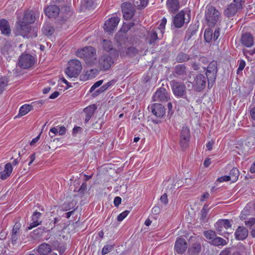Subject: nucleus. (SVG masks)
Returning a JSON list of instances; mask_svg holds the SVG:
<instances>
[{"instance_id":"nucleus-48","label":"nucleus","mask_w":255,"mask_h":255,"mask_svg":"<svg viewBox=\"0 0 255 255\" xmlns=\"http://www.w3.org/2000/svg\"><path fill=\"white\" fill-rule=\"evenodd\" d=\"M166 22H167L166 18L165 17H163L161 19L160 24L158 27V28L160 30L161 32L162 33L164 32Z\"/></svg>"},{"instance_id":"nucleus-55","label":"nucleus","mask_w":255,"mask_h":255,"mask_svg":"<svg viewBox=\"0 0 255 255\" xmlns=\"http://www.w3.org/2000/svg\"><path fill=\"white\" fill-rule=\"evenodd\" d=\"M232 181V179L231 178V176L229 175H225L222 176L218 179V181L219 182H223L225 181Z\"/></svg>"},{"instance_id":"nucleus-40","label":"nucleus","mask_w":255,"mask_h":255,"mask_svg":"<svg viewBox=\"0 0 255 255\" xmlns=\"http://www.w3.org/2000/svg\"><path fill=\"white\" fill-rule=\"evenodd\" d=\"M230 176L232 179V182L236 181L239 176V171L237 168H232L230 172Z\"/></svg>"},{"instance_id":"nucleus-4","label":"nucleus","mask_w":255,"mask_h":255,"mask_svg":"<svg viewBox=\"0 0 255 255\" xmlns=\"http://www.w3.org/2000/svg\"><path fill=\"white\" fill-rule=\"evenodd\" d=\"M31 30V26L24 21L19 20L16 22V29L15 30V33L16 35H21L23 37L27 38L33 36H37V35L35 34L32 35L30 33Z\"/></svg>"},{"instance_id":"nucleus-41","label":"nucleus","mask_w":255,"mask_h":255,"mask_svg":"<svg viewBox=\"0 0 255 255\" xmlns=\"http://www.w3.org/2000/svg\"><path fill=\"white\" fill-rule=\"evenodd\" d=\"M189 56L184 53H180L178 54L176 57V60L178 62H184L189 60Z\"/></svg>"},{"instance_id":"nucleus-29","label":"nucleus","mask_w":255,"mask_h":255,"mask_svg":"<svg viewBox=\"0 0 255 255\" xmlns=\"http://www.w3.org/2000/svg\"><path fill=\"white\" fill-rule=\"evenodd\" d=\"M35 20L34 12L32 11H27L24 13V16L22 21H24L28 24L33 23Z\"/></svg>"},{"instance_id":"nucleus-64","label":"nucleus","mask_w":255,"mask_h":255,"mask_svg":"<svg viewBox=\"0 0 255 255\" xmlns=\"http://www.w3.org/2000/svg\"><path fill=\"white\" fill-rule=\"evenodd\" d=\"M231 251H230L229 249H226L224 250H223L219 255H231Z\"/></svg>"},{"instance_id":"nucleus-6","label":"nucleus","mask_w":255,"mask_h":255,"mask_svg":"<svg viewBox=\"0 0 255 255\" xmlns=\"http://www.w3.org/2000/svg\"><path fill=\"white\" fill-rule=\"evenodd\" d=\"M36 59L29 54H23L19 58L18 65L23 69H28L35 63Z\"/></svg>"},{"instance_id":"nucleus-46","label":"nucleus","mask_w":255,"mask_h":255,"mask_svg":"<svg viewBox=\"0 0 255 255\" xmlns=\"http://www.w3.org/2000/svg\"><path fill=\"white\" fill-rule=\"evenodd\" d=\"M190 139L188 138H184L180 136V144L181 147L183 149L186 148L189 142Z\"/></svg>"},{"instance_id":"nucleus-2","label":"nucleus","mask_w":255,"mask_h":255,"mask_svg":"<svg viewBox=\"0 0 255 255\" xmlns=\"http://www.w3.org/2000/svg\"><path fill=\"white\" fill-rule=\"evenodd\" d=\"M82 69L80 61L77 59H71L68 62V67L65 69V74L70 78L77 77Z\"/></svg>"},{"instance_id":"nucleus-50","label":"nucleus","mask_w":255,"mask_h":255,"mask_svg":"<svg viewBox=\"0 0 255 255\" xmlns=\"http://www.w3.org/2000/svg\"><path fill=\"white\" fill-rule=\"evenodd\" d=\"M129 213V211L128 210H126L122 213H120L117 217V220L119 222L122 221L125 218H126L128 214Z\"/></svg>"},{"instance_id":"nucleus-34","label":"nucleus","mask_w":255,"mask_h":255,"mask_svg":"<svg viewBox=\"0 0 255 255\" xmlns=\"http://www.w3.org/2000/svg\"><path fill=\"white\" fill-rule=\"evenodd\" d=\"M201 249V245L196 243L189 249L188 252L190 255H197L200 252Z\"/></svg>"},{"instance_id":"nucleus-13","label":"nucleus","mask_w":255,"mask_h":255,"mask_svg":"<svg viewBox=\"0 0 255 255\" xmlns=\"http://www.w3.org/2000/svg\"><path fill=\"white\" fill-rule=\"evenodd\" d=\"M187 248L186 240L181 237L177 238L174 246V250L178 254H183Z\"/></svg>"},{"instance_id":"nucleus-31","label":"nucleus","mask_w":255,"mask_h":255,"mask_svg":"<svg viewBox=\"0 0 255 255\" xmlns=\"http://www.w3.org/2000/svg\"><path fill=\"white\" fill-rule=\"evenodd\" d=\"M66 129L64 126H57L56 127H53L50 128L49 131V135L51 136H53L50 134V133H52L54 135L59 134V135H64L65 134Z\"/></svg>"},{"instance_id":"nucleus-9","label":"nucleus","mask_w":255,"mask_h":255,"mask_svg":"<svg viewBox=\"0 0 255 255\" xmlns=\"http://www.w3.org/2000/svg\"><path fill=\"white\" fill-rule=\"evenodd\" d=\"M121 8L125 19H130L135 13V9L130 2H123L121 5Z\"/></svg>"},{"instance_id":"nucleus-57","label":"nucleus","mask_w":255,"mask_h":255,"mask_svg":"<svg viewBox=\"0 0 255 255\" xmlns=\"http://www.w3.org/2000/svg\"><path fill=\"white\" fill-rule=\"evenodd\" d=\"M220 36V29H216L214 33L213 32V39L215 41Z\"/></svg>"},{"instance_id":"nucleus-37","label":"nucleus","mask_w":255,"mask_h":255,"mask_svg":"<svg viewBox=\"0 0 255 255\" xmlns=\"http://www.w3.org/2000/svg\"><path fill=\"white\" fill-rule=\"evenodd\" d=\"M211 244L215 246H223L227 244V242L223 238L221 237H217L216 236L215 239L212 241V243Z\"/></svg>"},{"instance_id":"nucleus-25","label":"nucleus","mask_w":255,"mask_h":255,"mask_svg":"<svg viewBox=\"0 0 255 255\" xmlns=\"http://www.w3.org/2000/svg\"><path fill=\"white\" fill-rule=\"evenodd\" d=\"M235 235L236 239L243 240L248 237V230L245 227H239L235 232Z\"/></svg>"},{"instance_id":"nucleus-3","label":"nucleus","mask_w":255,"mask_h":255,"mask_svg":"<svg viewBox=\"0 0 255 255\" xmlns=\"http://www.w3.org/2000/svg\"><path fill=\"white\" fill-rule=\"evenodd\" d=\"M220 13L216 8L212 6H207L205 11V19L209 26H214L218 21Z\"/></svg>"},{"instance_id":"nucleus-61","label":"nucleus","mask_w":255,"mask_h":255,"mask_svg":"<svg viewBox=\"0 0 255 255\" xmlns=\"http://www.w3.org/2000/svg\"><path fill=\"white\" fill-rule=\"evenodd\" d=\"M214 143V142L213 140H211L208 142V143L206 144V148L208 150L210 151L212 149Z\"/></svg>"},{"instance_id":"nucleus-11","label":"nucleus","mask_w":255,"mask_h":255,"mask_svg":"<svg viewBox=\"0 0 255 255\" xmlns=\"http://www.w3.org/2000/svg\"><path fill=\"white\" fill-rule=\"evenodd\" d=\"M120 20V17L116 15L109 18L104 23V30L106 32H111L117 26Z\"/></svg>"},{"instance_id":"nucleus-56","label":"nucleus","mask_w":255,"mask_h":255,"mask_svg":"<svg viewBox=\"0 0 255 255\" xmlns=\"http://www.w3.org/2000/svg\"><path fill=\"white\" fill-rule=\"evenodd\" d=\"M233 3L238 6L240 8H243V4L245 2L244 0H233Z\"/></svg>"},{"instance_id":"nucleus-43","label":"nucleus","mask_w":255,"mask_h":255,"mask_svg":"<svg viewBox=\"0 0 255 255\" xmlns=\"http://www.w3.org/2000/svg\"><path fill=\"white\" fill-rule=\"evenodd\" d=\"M180 137H183L184 138H190V133L189 128L186 127L182 128L180 133Z\"/></svg>"},{"instance_id":"nucleus-49","label":"nucleus","mask_w":255,"mask_h":255,"mask_svg":"<svg viewBox=\"0 0 255 255\" xmlns=\"http://www.w3.org/2000/svg\"><path fill=\"white\" fill-rule=\"evenodd\" d=\"M239 67L237 69V73L240 74L242 72L246 66V62L244 60H240L238 61Z\"/></svg>"},{"instance_id":"nucleus-59","label":"nucleus","mask_w":255,"mask_h":255,"mask_svg":"<svg viewBox=\"0 0 255 255\" xmlns=\"http://www.w3.org/2000/svg\"><path fill=\"white\" fill-rule=\"evenodd\" d=\"M87 190V184L83 183L79 188L78 192L80 193H84Z\"/></svg>"},{"instance_id":"nucleus-1","label":"nucleus","mask_w":255,"mask_h":255,"mask_svg":"<svg viewBox=\"0 0 255 255\" xmlns=\"http://www.w3.org/2000/svg\"><path fill=\"white\" fill-rule=\"evenodd\" d=\"M77 57L83 58L87 63H91L96 58V49L92 46H86L78 49L76 53Z\"/></svg>"},{"instance_id":"nucleus-22","label":"nucleus","mask_w":255,"mask_h":255,"mask_svg":"<svg viewBox=\"0 0 255 255\" xmlns=\"http://www.w3.org/2000/svg\"><path fill=\"white\" fill-rule=\"evenodd\" d=\"M41 213L39 212H34L31 217V221L29 226L27 227L28 230L32 229L40 225L42 221L40 220Z\"/></svg>"},{"instance_id":"nucleus-62","label":"nucleus","mask_w":255,"mask_h":255,"mask_svg":"<svg viewBox=\"0 0 255 255\" xmlns=\"http://www.w3.org/2000/svg\"><path fill=\"white\" fill-rule=\"evenodd\" d=\"M250 114L252 119L255 121V107L251 109Z\"/></svg>"},{"instance_id":"nucleus-19","label":"nucleus","mask_w":255,"mask_h":255,"mask_svg":"<svg viewBox=\"0 0 255 255\" xmlns=\"http://www.w3.org/2000/svg\"><path fill=\"white\" fill-rule=\"evenodd\" d=\"M45 13L49 18H55L60 12L59 8L55 5H50L44 9Z\"/></svg>"},{"instance_id":"nucleus-16","label":"nucleus","mask_w":255,"mask_h":255,"mask_svg":"<svg viewBox=\"0 0 255 255\" xmlns=\"http://www.w3.org/2000/svg\"><path fill=\"white\" fill-rule=\"evenodd\" d=\"M113 58L111 55H104L100 60V65L101 69L104 70H108L111 66L112 64L114 63Z\"/></svg>"},{"instance_id":"nucleus-27","label":"nucleus","mask_w":255,"mask_h":255,"mask_svg":"<svg viewBox=\"0 0 255 255\" xmlns=\"http://www.w3.org/2000/svg\"><path fill=\"white\" fill-rule=\"evenodd\" d=\"M187 69L184 64L177 65L175 67L174 76L177 77H183L186 75Z\"/></svg>"},{"instance_id":"nucleus-7","label":"nucleus","mask_w":255,"mask_h":255,"mask_svg":"<svg viewBox=\"0 0 255 255\" xmlns=\"http://www.w3.org/2000/svg\"><path fill=\"white\" fill-rule=\"evenodd\" d=\"M172 92L176 97L187 99L186 87L181 83L173 81L171 84Z\"/></svg>"},{"instance_id":"nucleus-53","label":"nucleus","mask_w":255,"mask_h":255,"mask_svg":"<svg viewBox=\"0 0 255 255\" xmlns=\"http://www.w3.org/2000/svg\"><path fill=\"white\" fill-rule=\"evenodd\" d=\"M112 249L111 246L106 245L104 246L102 250V254L105 255L109 253Z\"/></svg>"},{"instance_id":"nucleus-52","label":"nucleus","mask_w":255,"mask_h":255,"mask_svg":"<svg viewBox=\"0 0 255 255\" xmlns=\"http://www.w3.org/2000/svg\"><path fill=\"white\" fill-rule=\"evenodd\" d=\"M103 80H99L96 83H95L91 87L90 89V92H92L93 91H94L97 88L103 84Z\"/></svg>"},{"instance_id":"nucleus-10","label":"nucleus","mask_w":255,"mask_h":255,"mask_svg":"<svg viewBox=\"0 0 255 255\" xmlns=\"http://www.w3.org/2000/svg\"><path fill=\"white\" fill-rule=\"evenodd\" d=\"M255 142V139L248 137L247 139V140L245 143V146L244 144L240 145L239 146H236V148L237 149H238L239 150H236V152L238 153L239 155H246L248 154L249 150L250 149V148L251 146L254 145Z\"/></svg>"},{"instance_id":"nucleus-45","label":"nucleus","mask_w":255,"mask_h":255,"mask_svg":"<svg viewBox=\"0 0 255 255\" xmlns=\"http://www.w3.org/2000/svg\"><path fill=\"white\" fill-rule=\"evenodd\" d=\"M82 3L84 6L89 9L94 8L96 6L93 0H82Z\"/></svg>"},{"instance_id":"nucleus-26","label":"nucleus","mask_w":255,"mask_h":255,"mask_svg":"<svg viewBox=\"0 0 255 255\" xmlns=\"http://www.w3.org/2000/svg\"><path fill=\"white\" fill-rule=\"evenodd\" d=\"M12 170V164L10 162L7 163L4 166L3 171L0 172V178L2 180L6 179L11 175Z\"/></svg>"},{"instance_id":"nucleus-14","label":"nucleus","mask_w":255,"mask_h":255,"mask_svg":"<svg viewBox=\"0 0 255 255\" xmlns=\"http://www.w3.org/2000/svg\"><path fill=\"white\" fill-rule=\"evenodd\" d=\"M154 101L166 102L169 99V96L164 88H159L153 96Z\"/></svg>"},{"instance_id":"nucleus-44","label":"nucleus","mask_w":255,"mask_h":255,"mask_svg":"<svg viewBox=\"0 0 255 255\" xmlns=\"http://www.w3.org/2000/svg\"><path fill=\"white\" fill-rule=\"evenodd\" d=\"M116 81L114 80H111L106 84L103 85L98 90V93L103 92L106 91L111 86L113 85L115 83Z\"/></svg>"},{"instance_id":"nucleus-21","label":"nucleus","mask_w":255,"mask_h":255,"mask_svg":"<svg viewBox=\"0 0 255 255\" xmlns=\"http://www.w3.org/2000/svg\"><path fill=\"white\" fill-rule=\"evenodd\" d=\"M185 22V12L184 10H181L176 14L173 19V24L177 28H181L183 26Z\"/></svg>"},{"instance_id":"nucleus-17","label":"nucleus","mask_w":255,"mask_h":255,"mask_svg":"<svg viewBox=\"0 0 255 255\" xmlns=\"http://www.w3.org/2000/svg\"><path fill=\"white\" fill-rule=\"evenodd\" d=\"M151 108L152 114L157 118H162L165 115V108L160 104L154 103Z\"/></svg>"},{"instance_id":"nucleus-35","label":"nucleus","mask_w":255,"mask_h":255,"mask_svg":"<svg viewBox=\"0 0 255 255\" xmlns=\"http://www.w3.org/2000/svg\"><path fill=\"white\" fill-rule=\"evenodd\" d=\"M126 53L122 52L121 57L133 56L137 53V50L133 47H129L125 49Z\"/></svg>"},{"instance_id":"nucleus-20","label":"nucleus","mask_w":255,"mask_h":255,"mask_svg":"<svg viewBox=\"0 0 255 255\" xmlns=\"http://www.w3.org/2000/svg\"><path fill=\"white\" fill-rule=\"evenodd\" d=\"M241 9L234 3H230L224 9V14L228 18L234 16L238 10Z\"/></svg>"},{"instance_id":"nucleus-54","label":"nucleus","mask_w":255,"mask_h":255,"mask_svg":"<svg viewBox=\"0 0 255 255\" xmlns=\"http://www.w3.org/2000/svg\"><path fill=\"white\" fill-rule=\"evenodd\" d=\"M245 224L247 227H252L255 224V218H250L248 221H245Z\"/></svg>"},{"instance_id":"nucleus-38","label":"nucleus","mask_w":255,"mask_h":255,"mask_svg":"<svg viewBox=\"0 0 255 255\" xmlns=\"http://www.w3.org/2000/svg\"><path fill=\"white\" fill-rule=\"evenodd\" d=\"M204 235L207 240H209L210 244L212 243V241L217 236L216 232L212 230L205 231L204 232Z\"/></svg>"},{"instance_id":"nucleus-8","label":"nucleus","mask_w":255,"mask_h":255,"mask_svg":"<svg viewBox=\"0 0 255 255\" xmlns=\"http://www.w3.org/2000/svg\"><path fill=\"white\" fill-rule=\"evenodd\" d=\"M207 77L203 74H199L194 77L192 82V88L196 92L202 91L205 87Z\"/></svg>"},{"instance_id":"nucleus-51","label":"nucleus","mask_w":255,"mask_h":255,"mask_svg":"<svg viewBox=\"0 0 255 255\" xmlns=\"http://www.w3.org/2000/svg\"><path fill=\"white\" fill-rule=\"evenodd\" d=\"M150 40L149 41L150 44H152L154 42L155 40L158 38L157 34L156 32L152 30L150 34Z\"/></svg>"},{"instance_id":"nucleus-23","label":"nucleus","mask_w":255,"mask_h":255,"mask_svg":"<svg viewBox=\"0 0 255 255\" xmlns=\"http://www.w3.org/2000/svg\"><path fill=\"white\" fill-rule=\"evenodd\" d=\"M241 42L247 47H251L254 43L253 36L249 33L243 34L241 38Z\"/></svg>"},{"instance_id":"nucleus-33","label":"nucleus","mask_w":255,"mask_h":255,"mask_svg":"<svg viewBox=\"0 0 255 255\" xmlns=\"http://www.w3.org/2000/svg\"><path fill=\"white\" fill-rule=\"evenodd\" d=\"M32 109L33 108L31 105L25 104L20 108L18 116L20 117L23 116L32 110Z\"/></svg>"},{"instance_id":"nucleus-12","label":"nucleus","mask_w":255,"mask_h":255,"mask_svg":"<svg viewBox=\"0 0 255 255\" xmlns=\"http://www.w3.org/2000/svg\"><path fill=\"white\" fill-rule=\"evenodd\" d=\"M216 230L218 232L220 235L223 236V233L226 232L224 229L227 230L231 227V224L230 220L228 219L219 220L215 225Z\"/></svg>"},{"instance_id":"nucleus-63","label":"nucleus","mask_w":255,"mask_h":255,"mask_svg":"<svg viewBox=\"0 0 255 255\" xmlns=\"http://www.w3.org/2000/svg\"><path fill=\"white\" fill-rule=\"evenodd\" d=\"M202 216H201V219L203 220H204L205 219H206L207 215V211L205 208V207H203V208L202 210Z\"/></svg>"},{"instance_id":"nucleus-28","label":"nucleus","mask_w":255,"mask_h":255,"mask_svg":"<svg viewBox=\"0 0 255 255\" xmlns=\"http://www.w3.org/2000/svg\"><path fill=\"white\" fill-rule=\"evenodd\" d=\"M248 249L242 244H240L233 249L232 255H247Z\"/></svg>"},{"instance_id":"nucleus-30","label":"nucleus","mask_w":255,"mask_h":255,"mask_svg":"<svg viewBox=\"0 0 255 255\" xmlns=\"http://www.w3.org/2000/svg\"><path fill=\"white\" fill-rule=\"evenodd\" d=\"M0 29L1 33L5 35H8L10 33V28L6 20L1 19L0 20Z\"/></svg>"},{"instance_id":"nucleus-47","label":"nucleus","mask_w":255,"mask_h":255,"mask_svg":"<svg viewBox=\"0 0 255 255\" xmlns=\"http://www.w3.org/2000/svg\"><path fill=\"white\" fill-rule=\"evenodd\" d=\"M8 81L4 78H0V95L3 91L5 87L7 85Z\"/></svg>"},{"instance_id":"nucleus-32","label":"nucleus","mask_w":255,"mask_h":255,"mask_svg":"<svg viewBox=\"0 0 255 255\" xmlns=\"http://www.w3.org/2000/svg\"><path fill=\"white\" fill-rule=\"evenodd\" d=\"M51 251L50 246L46 243H43L39 246L38 252L40 255H47Z\"/></svg>"},{"instance_id":"nucleus-58","label":"nucleus","mask_w":255,"mask_h":255,"mask_svg":"<svg viewBox=\"0 0 255 255\" xmlns=\"http://www.w3.org/2000/svg\"><path fill=\"white\" fill-rule=\"evenodd\" d=\"M160 201L165 205H166L168 203V200L167 198V195L166 193L163 194L160 197Z\"/></svg>"},{"instance_id":"nucleus-15","label":"nucleus","mask_w":255,"mask_h":255,"mask_svg":"<svg viewBox=\"0 0 255 255\" xmlns=\"http://www.w3.org/2000/svg\"><path fill=\"white\" fill-rule=\"evenodd\" d=\"M166 6L170 13H175L181 7L180 0H167Z\"/></svg>"},{"instance_id":"nucleus-36","label":"nucleus","mask_w":255,"mask_h":255,"mask_svg":"<svg viewBox=\"0 0 255 255\" xmlns=\"http://www.w3.org/2000/svg\"><path fill=\"white\" fill-rule=\"evenodd\" d=\"M148 3V0H133V4L138 9L144 8Z\"/></svg>"},{"instance_id":"nucleus-39","label":"nucleus","mask_w":255,"mask_h":255,"mask_svg":"<svg viewBox=\"0 0 255 255\" xmlns=\"http://www.w3.org/2000/svg\"><path fill=\"white\" fill-rule=\"evenodd\" d=\"M42 31L44 34L47 36H50L54 32V28L48 24L45 25L42 27Z\"/></svg>"},{"instance_id":"nucleus-42","label":"nucleus","mask_w":255,"mask_h":255,"mask_svg":"<svg viewBox=\"0 0 255 255\" xmlns=\"http://www.w3.org/2000/svg\"><path fill=\"white\" fill-rule=\"evenodd\" d=\"M204 39L207 42H210L213 39V30L206 29L204 32Z\"/></svg>"},{"instance_id":"nucleus-24","label":"nucleus","mask_w":255,"mask_h":255,"mask_svg":"<svg viewBox=\"0 0 255 255\" xmlns=\"http://www.w3.org/2000/svg\"><path fill=\"white\" fill-rule=\"evenodd\" d=\"M97 107L95 104L91 105L84 110V113H85V123H87L91 117L93 116L95 111L96 110Z\"/></svg>"},{"instance_id":"nucleus-60","label":"nucleus","mask_w":255,"mask_h":255,"mask_svg":"<svg viewBox=\"0 0 255 255\" xmlns=\"http://www.w3.org/2000/svg\"><path fill=\"white\" fill-rule=\"evenodd\" d=\"M122 202V199L120 197H116L114 198V204L116 207H118L121 204Z\"/></svg>"},{"instance_id":"nucleus-18","label":"nucleus","mask_w":255,"mask_h":255,"mask_svg":"<svg viewBox=\"0 0 255 255\" xmlns=\"http://www.w3.org/2000/svg\"><path fill=\"white\" fill-rule=\"evenodd\" d=\"M103 47L104 49L109 52L113 57L116 58L118 56V51L113 48L112 42L108 40L104 39L103 41Z\"/></svg>"},{"instance_id":"nucleus-5","label":"nucleus","mask_w":255,"mask_h":255,"mask_svg":"<svg viewBox=\"0 0 255 255\" xmlns=\"http://www.w3.org/2000/svg\"><path fill=\"white\" fill-rule=\"evenodd\" d=\"M217 72V63L215 61L210 63L207 68L206 77L208 80V88H211L215 81Z\"/></svg>"}]
</instances>
